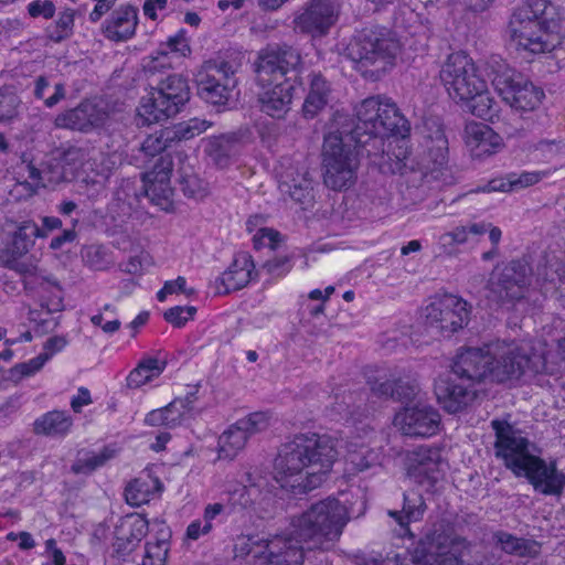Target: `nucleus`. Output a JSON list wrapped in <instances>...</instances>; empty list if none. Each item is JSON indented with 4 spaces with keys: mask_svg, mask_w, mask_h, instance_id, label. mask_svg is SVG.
I'll list each match as a JSON object with an SVG mask.
<instances>
[{
    "mask_svg": "<svg viewBox=\"0 0 565 565\" xmlns=\"http://www.w3.org/2000/svg\"><path fill=\"white\" fill-rule=\"evenodd\" d=\"M532 268L522 259H513L494 269L487 284V298L497 305L514 303L525 296Z\"/></svg>",
    "mask_w": 565,
    "mask_h": 565,
    "instance_id": "nucleus-13",
    "label": "nucleus"
},
{
    "mask_svg": "<svg viewBox=\"0 0 565 565\" xmlns=\"http://www.w3.org/2000/svg\"><path fill=\"white\" fill-rule=\"evenodd\" d=\"M247 255L241 254L236 257L231 267L223 273L221 277V287H217L218 292L230 294L239 290L247 286Z\"/></svg>",
    "mask_w": 565,
    "mask_h": 565,
    "instance_id": "nucleus-40",
    "label": "nucleus"
},
{
    "mask_svg": "<svg viewBox=\"0 0 565 565\" xmlns=\"http://www.w3.org/2000/svg\"><path fill=\"white\" fill-rule=\"evenodd\" d=\"M179 162L182 166L178 170L179 186L183 194L190 199L200 200L207 194V190L203 181L194 173L190 164L184 166V158L181 153L178 154Z\"/></svg>",
    "mask_w": 565,
    "mask_h": 565,
    "instance_id": "nucleus-41",
    "label": "nucleus"
},
{
    "mask_svg": "<svg viewBox=\"0 0 565 565\" xmlns=\"http://www.w3.org/2000/svg\"><path fill=\"white\" fill-rule=\"evenodd\" d=\"M280 190L288 193L289 196L299 203L303 210L313 205L315 202V188L313 180L309 171L303 170L292 177L290 180H285L280 183Z\"/></svg>",
    "mask_w": 565,
    "mask_h": 565,
    "instance_id": "nucleus-36",
    "label": "nucleus"
},
{
    "mask_svg": "<svg viewBox=\"0 0 565 565\" xmlns=\"http://www.w3.org/2000/svg\"><path fill=\"white\" fill-rule=\"evenodd\" d=\"M85 262L96 270H103L110 264L107 250L100 245H90L83 250Z\"/></svg>",
    "mask_w": 565,
    "mask_h": 565,
    "instance_id": "nucleus-55",
    "label": "nucleus"
},
{
    "mask_svg": "<svg viewBox=\"0 0 565 565\" xmlns=\"http://www.w3.org/2000/svg\"><path fill=\"white\" fill-rule=\"evenodd\" d=\"M398 42L382 31L363 29L347 47L348 56L363 76L377 78L393 65Z\"/></svg>",
    "mask_w": 565,
    "mask_h": 565,
    "instance_id": "nucleus-5",
    "label": "nucleus"
},
{
    "mask_svg": "<svg viewBox=\"0 0 565 565\" xmlns=\"http://www.w3.org/2000/svg\"><path fill=\"white\" fill-rule=\"evenodd\" d=\"M492 85L504 103L521 113L536 109L545 96L542 88L505 65L494 73Z\"/></svg>",
    "mask_w": 565,
    "mask_h": 565,
    "instance_id": "nucleus-14",
    "label": "nucleus"
},
{
    "mask_svg": "<svg viewBox=\"0 0 565 565\" xmlns=\"http://www.w3.org/2000/svg\"><path fill=\"white\" fill-rule=\"evenodd\" d=\"M546 9L545 0H527L513 11L509 22V33L519 49L533 54L553 50L554 44L550 41L551 34L547 32L544 17Z\"/></svg>",
    "mask_w": 565,
    "mask_h": 565,
    "instance_id": "nucleus-7",
    "label": "nucleus"
},
{
    "mask_svg": "<svg viewBox=\"0 0 565 565\" xmlns=\"http://www.w3.org/2000/svg\"><path fill=\"white\" fill-rule=\"evenodd\" d=\"M365 376L371 391L377 396L392 397L397 401H409L416 395L417 387L415 385L396 379L387 369H367Z\"/></svg>",
    "mask_w": 565,
    "mask_h": 565,
    "instance_id": "nucleus-25",
    "label": "nucleus"
},
{
    "mask_svg": "<svg viewBox=\"0 0 565 565\" xmlns=\"http://www.w3.org/2000/svg\"><path fill=\"white\" fill-rule=\"evenodd\" d=\"M425 150L416 162V171L420 174V181L429 182L438 178L439 171L448 162V139L441 129H437L434 136L425 140Z\"/></svg>",
    "mask_w": 565,
    "mask_h": 565,
    "instance_id": "nucleus-24",
    "label": "nucleus"
},
{
    "mask_svg": "<svg viewBox=\"0 0 565 565\" xmlns=\"http://www.w3.org/2000/svg\"><path fill=\"white\" fill-rule=\"evenodd\" d=\"M73 28L74 11L72 9H66L60 13L55 24L50 25L46 29V34L51 41L60 43L73 34Z\"/></svg>",
    "mask_w": 565,
    "mask_h": 565,
    "instance_id": "nucleus-48",
    "label": "nucleus"
},
{
    "mask_svg": "<svg viewBox=\"0 0 565 565\" xmlns=\"http://www.w3.org/2000/svg\"><path fill=\"white\" fill-rule=\"evenodd\" d=\"M469 313L466 300L455 295H444L425 308L426 326L449 337L468 323Z\"/></svg>",
    "mask_w": 565,
    "mask_h": 565,
    "instance_id": "nucleus-18",
    "label": "nucleus"
},
{
    "mask_svg": "<svg viewBox=\"0 0 565 565\" xmlns=\"http://www.w3.org/2000/svg\"><path fill=\"white\" fill-rule=\"evenodd\" d=\"M189 99L190 87L186 78L180 74H170L141 99L136 125L148 126L175 116Z\"/></svg>",
    "mask_w": 565,
    "mask_h": 565,
    "instance_id": "nucleus-6",
    "label": "nucleus"
},
{
    "mask_svg": "<svg viewBox=\"0 0 565 565\" xmlns=\"http://www.w3.org/2000/svg\"><path fill=\"white\" fill-rule=\"evenodd\" d=\"M148 531V520L142 515L135 513L121 518L115 529V552L119 556L129 555L137 548Z\"/></svg>",
    "mask_w": 565,
    "mask_h": 565,
    "instance_id": "nucleus-27",
    "label": "nucleus"
},
{
    "mask_svg": "<svg viewBox=\"0 0 565 565\" xmlns=\"http://www.w3.org/2000/svg\"><path fill=\"white\" fill-rule=\"evenodd\" d=\"M171 531L162 526L156 535V542L146 543V554L142 565H166L170 550Z\"/></svg>",
    "mask_w": 565,
    "mask_h": 565,
    "instance_id": "nucleus-42",
    "label": "nucleus"
},
{
    "mask_svg": "<svg viewBox=\"0 0 565 565\" xmlns=\"http://www.w3.org/2000/svg\"><path fill=\"white\" fill-rule=\"evenodd\" d=\"M211 126V121L194 117L171 127V129L175 134V141L178 142L181 140L192 139L204 132Z\"/></svg>",
    "mask_w": 565,
    "mask_h": 565,
    "instance_id": "nucleus-49",
    "label": "nucleus"
},
{
    "mask_svg": "<svg viewBox=\"0 0 565 565\" xmlns=\"http://www.w3.org/2000/svg\"><path fill=\"white\" fill-rule=\"evenodd\" d=\"M255 252H266L267 256H271L285 243V236L277 230L271 227H260L252 237Z\"/></svg>",
    "mask_w": 565,
    "mask_h": 565,
    "instance_id": "nucleus-43",
    "label": "nucleus"
},
{
    "mask_svg": "<svg viewBox=\"0 0 565 565\" xmlns=\"http://www.w3.org/2000/svg\"><path fill=\"white\" fill-rule=\"evenodd\" d=\"M355 122L348 137L383 173L405 174L407 170L417 173L416 166L409 160L404 146H397V152L385 151V138L388 136H408V120L399 113L394 103L380 97H369L355 107Z\"/></svg>",
    "mask_w": 565,
    "mask_h": 565,
    "instance_id": "nucleus-1",
    "label": "nucleus"
},
{
    "mask_svg": "<svg viewBox=\"0 0 565 565\" xmlns=\"http://www.w3.org/2000/svg\"><path fill=\"white\" fill-rule=\"evenodd\" d=\"M490 426L495 437L493 444L495 457L502 459L504 466L513 473H518L527 457L533 455L532 444L523 435V431L508 419H492Z\"/></svg>",
    "mask_w": 565,
    "mask_h": 565,
    "instance_id": "nucleus-16",
    "label": "nucleus"
},
{
    "mask_svg": "<svg viewBox=\"0 0 565 565\" xmlns=\"http://www.w3.org/2000/svg\"><path fill=\"white\" fill-rule=\"evenodd\" d=\"M273 87L258 95L259 108L273 118H284L290 110L292 99L303 87L292 83L278 81L271 84Z\"/></svg>",
    "mask_w": 565,
    "mask_h": 565,
    "instance_id": "nucleus-26",
    "label": "nucleus"
},
{
    "mask_svg": "<svg viewBox=\"0 0 565 565\" xmlns=\"http://www.w3.org/2000/svg\"><path fill=\"white\" fill-rule=\"evenodd\" d=\"M394 425L411 437H430L440 427V415L429 405L405 407L395 415Z\"/></svg>",
    "mask_w": 565,
    "mask_h": 565,
    "instance_id": "nucleus-23",
    "label": "nucleus"
},
{
    "mask_svg": "<svg viewBox=\"0 0 565 565\" xmlns=\"http://www.w3.org/2000/svg\"><path fill=\"white\" fill-rule=\"evenodd\" d=\"M493 350V342L482 348L462 349L457 353L451 365L454 374L472 385L487 380L494 382L495 355Z\"/></svg>",
    "mask_w": 565,
    "mask_h": 565,
    "instance_id": "nucleus-20",
    "label": "nucleus"
},
{
    "mask_svg": "<svg viewBox=\"0 0 565 565\" xmlns=\"http://www.w3.org/2000/svg\"><path fill=\"white\" fill-rule=\"evenodd\" d=\"M247 443V422L238 420L225 430L217 440V458L233 460Z\"/></svg>",
    "mask_w": 565,
    "mask_h": 565,
    "instance_id": "nucleus-34",
    "label": "nucleus"
},
{
    "mask_svg": "<svg viewBox=\"0 0 565 565\" xmlns=\"http://www.w3.org/2000/svg\"><path fill=\"white\" fill-rule=\"evenodd\" d=\"M543 175H544V173L537 172V171L522 172L519 175L515 173H511L510 180L512 183V189L515 190V189H521V188H526V186L533 185V184L537 183L542 179Z\"/></svg>",
    "mask_w": 565,
    "mask_h": 565,
    "instance_id": "nucleus-61",
    "label": "nucleus"
},
{
    "mask_svg": "<svg viewBox=\"0 0 565 565\" xmlns=\"http://www.w3.org/2000/svg\"><path fill=\"white\" fill-rule=\"evenodd\" d=\"M42 235L35 222L26 220L17 224L11 235V241L6 246V255L12 258H21L34 246V237Z\"/></svg>",
    "mask_w": 565,
    "mask_h": 565,
    "instance_id": "nucleus-35",
    "label": "nucleus"
},
{
    "mask_svg": "<svg viewBox=\"0 0 565 565\" xmlns=\"http://www.w3.org/2000/svg\"><path fill=\"white\" fill-rule=\"evenodd\" d=\"M67 344V340L63 335H54L49 338L43 345V352L40 354H46L47 361L57 352H61Z\"/></svg>",
    "mask_w": 565,
    "mask_h": 565,
    "instance_id": "nucleus-64",
    "label": "nucleus"
},
{
    "mask_svg": "<svg viewBox=\"0 0 565 565\" xmlns=\"http://www.w3.org/2000/svg\"><path fill=\"white\" fill-rule=\"evenodd\" d=\"M47 362L46 354H39L38 356L24 363H19L10 370V379L20 381L24 376H30L40 371Z\"/></svg>",
    "mask_w": 565,
    "mask_h": 565,
    "instance_id": "nucleus-53",
    "label": "nucleus"
},
{
    "mask_svg": "<svg viewBox=\"0 0 565 565\" xmlns=\"http://www.w3.org/2000/svg\"><path fill=\"white\" fill-rule=\"evenodd\" d=\"M270 416L266 412L249 414V435L260 433L269 426Z\"/></svg>",
    "mask_w": 565,
    "mask_h": 565,
    "instance_id": "nucleus-63",
    "label": "nucleus"
},
{
    "mask_svg": "<svg viewBox=\"0 0 565 565\" xmlns=\"http://www.w3.org/2000/svg\"><path fill=\"white\" fill-rule=\"evenodd\" d=\"M179 402H171L167 406L153 409L146 415L145 423L149 426H167V427H175L178 426L179 415L170 416L169 412L171 408L175 407Z\"/></svg>",
    "mask_w": 565,
    "mask_h": 565,
    "instance_id": "nucleus-52",
    "label": "nucleus"
},
{
    "mask_svg": "<svg viewBox=\"0 0 565 565\" xmlns=\"http://www.w3.org/2000/svg\"><path fill=\"white\" fill-rule=\"evenodd\" d=\"M303 61L299 50L284 44L264 50L255 62L256 83L271 86L282 81L302 87Z\"/></svg>",
    "mask_w": 565,
    "mask_h": 565,
    "instance_id": "nucleus-10",
    "label": "nucleus"
},
{
    "mask_svg": "<svg viewBox=\"0 0 565 565\" xmlns=\"http://www.w3.org/2000/svg\"><path fill=\"white\" fill-rule=\"evenodd\" d=\"M161 490L162 483L159 479L136 478L125 488V498L128 504L140 507L150 501L154 491Z\"/></svg>",
    "mask_w": 565,
    "mask_h": 565,
    "instance_id": "nucleus-39",
    "label": "nucleus"
},
{
    "mask_svg": "<svg viewBox=\"0 0 565 565\" xmlns=\"http://www.w3.org/2000/svg\"><path fill=\"white\" fill-rule=\"evenodd\" d=\"M348 462L354 471L363 472L379 466V456L374 450L361 447L359 450L349 454Z\"/></svg>",
    "mask_w": 565,
    "mask_h": 565,
    "instance_id": "nucleus-50",
    "label": "nucleus"
},
{
    "mask_svg": "<svg viewBox=\"0 0 565 565\" xmlns=\"http://www.w3.org/2000/svg\"><path fill=\"white\" fill-rule=\"evenodd\" d=\"M175 141V134L171 127H167L149 135L141 143L140 151L146 156L154 157L172 147Z\"/></svg>",
    "mask_w": 565,
    "mask_h": 565,
    "instance_id": "nucleus-44",
    "label": "nucleus"
},
{
    "mask_svg": "<svg viewBox=\"0 0 565 565\" xmlns=\"http://www.w3.org/2000/svg\"><path fill=\"white\" fill-rule=\"evenodd\" d=\"M337 455L327 436L298 435L279 448L274 463L276 480L295 494L306 493L322 483Z\"/></svg>",
    "mask_w": 565,
    "mask_h": 565,
    "instance_id": "nucleus-2",
    "label": "nucleus"
},
{
    "mask_svg": "<svg viewBox=\"0 0 565 565\" xmlns=\"http://www.w3.org/2000/svg\"><path fill=\"white\" fill-rule=\"evenodd\" d=\"M447 467L444 448L439 446L422 445L406 454L407 475L430 492L444 479Z\"/></svg>",
    "mask_w": 565,
    "mask_h": 565,
    "instance_id": "nucleus-17",
    "label": "nucleus"
},
{
    "mask_svg": "<svg viewBox=\"0 0 565 565\" xmlns=\"http://www.w3.org/2000/svg\"><path fill=\"white\" fill-rule=\"evenodd\" d=\"M73 425V419L66 412L52 411L36 418L33 430L36 435L51 437L65 436Z\"/></svg>",
    "mask_w": 565,
    "mask_h": 565,
    "instance_id": "nucleus-37",
    "label": "nucleus"
},
{
    "mask_svg": "<svg viewBox=\"0 0 565 565\" xmlns=\"http://www.w3.org/2000/svg\"><path fill=\"white\" fill-rule=\"evenodd\" d=\"M113 456L114 451L107 448L97 454H87L85 457L78 458L72 465L71 470L75 475H89L103 467Z\"/></svg>",
    "mask_w": 565,
    "mask_h": 565,
    "instance_id": "nucleus-46",
    "label": "nucleus"
},
{
    "mask_svg": "<svg viewBox=\"0 0 565 565\" xmlns=\"http://www.w3.org/2000/svg\"><path fill=\"white\" fill-rule=\"evenodd\" d=\"M493 536L501 548L508 554L521 557H535L540 554L541 545L534 540L516 537L504 531H498Z\"/></svg>",
    "mask_w": 565,
    "mask_h": 565,
    "instance_id": "nucleus-38",
    "label": "nucleus"
},
{
    "mask_svg": "<svg viewBox=\"0 0 565 565\" xmlns=\"http://www.w3.org/2000/svg\"><path fill=\"white\" fill-rule=\"evenodd\" d=\"M20 99L14 93H0V124L18 116Z\"/></svg>",
    "mask_w": 565,
    "mask_h": 565,
    "instance_id": "nucleus-56",
    "label": "nucleus"
},
{
    "mask_svg": "<svg viewBox=\"0 0 565 565\" xmlns=\"http://www.w3.org/2000/svg\"><path fill=\"white\" fill-rule=\"evenodd\" d=\"M305 541L294 532L292 522L288 532L271 540L253 541L249 535V556L253 565H301L305 557Z\"/></svg>",
    "mask_w": 565,
    "mask_h": 565,
    "instance_id": "nucleus-12",
    "label": "nucleus"
},
{
    "mask_svg": "<svg viewBox=\"0 0 565 565\" xmlns=\"http://www.w3.org/2000/svg\"><path fill=\"white\" fill-rule=\"evenodd\" d=\"M465 139L471 157L476 159L488 158L502 148V138L489 126L481 122L467 125Z\"/></svg>",
    "mask_w": 565,
    "mask_h": 565,
    "instance_id": "nucleus-28",
    "label": "nucleus"
},
{
    "mask_svg": "<svg viewBox=\"0 0 565 565\" xmlns=\"http://www.w3.org/2000/svg\"><path fill=\"white\" fill-rule=\"evenodd\" d=\"M349 129L330 132L322 150L323 182L333 191L351 188L356 181L361 149L347 136Z\"/></svg>",
    "mask_w": 565,
    "mask_h": 565,
    "instance_id": "nucleus-4",
    "label": "nucleus"
},
{
    "mask_svg": "<svg viewBox=\"0 0 565 565\" xmlns=\"http://www.w3.org/2000/svg\"><path fill=\"white\" fill-rule=\"evenodd\" d=\"M472 115L482 119H490L495 114V102L487 87L469 99H463Z\"/></svg>",
    "mask_w": 565,
    "mask_h": 565,
    "instance_id": "nucleus-47",
    "label": "nucleus"
},
{
    "mask_svg": "<svg viewBox=\"0 0 565 565\" xmlns=\"http://www.w3.org/2000/svg\"><path fill=\"white\" fill-rule=\"evenodd\" d=\"M469 542L444 525L434 526L412 553L414 565H461Z\"/></svg>",
    "mask_w": 565,
    "mask_h": 565,
    "instance_id": "nucleus-9",
    "label": "nucleus"
},
{
    "mask_svg": "<svg viewBox=\"0 0 565 565\" xmlns=\"http://www.w3.org/2000/svg\"><path fill=\"white\" fill-rule=\"evenodd\" d=\"M239 62L222 57L203 62L195 75L196 93L200 99L213 106H224L236 86L235 74Z\"/></svg>",
    "mask_w": 565,
    "mask_h": 565,
    "instance_id": "nucleus-11",
    "label": "nucleus"
},
{
    "mask_svg": "<svg viewBox=\"0 0 565 565\" xmlns=\"http://www.w3.org/2000/svg\"><path fill=\"white\" fill-rule=\"evenodd\" d=\"M245 148L244 140L236 134L213 136L205 140L204 152L217 166L224 168Z\"/></svg>",
    "mask_w": 565,
    "mask_h": 565,
    "instance_id": "nucleus-31",
    "label": "nucleus"
},
{
    "mask_svg": "<svg viewBox=\"0 0 565 565\" xmlns=\"http://www.w3.org/2000/svg\"><path fill=\"white\" fill-rule=\"evenodd\" d=\"M514 475L525 477L534 490L544 495L559 497L565 489V473L557 469L556 461L546 462L535 455L527 457Z\"/></svg>",
    "mask_w": 565,
    "mask_h": 565,
    "instance_id": "nucleus-21",
    "label": "nucleus"
},
{
    "mask_svg": "<svg viewBox=\"0 0 565 565\" xmlns=\"http://www.w3.org/2000/svg\"><path fill=\"white\" fill-rule=\"evenodd\" d=\"M427 510V504L422 493L416 490H408L403 493V508L402 511H388L401 527L399 536L413 537L409 530L411 522H418L424 518Z\"/></svg>",
    "mask_w": 565,
    "mask_h": 565,
    "instance_id": "nucleus-32",
    "label": "nucleus"
},
{
    "mask_svg": "<svg viewBox=\"0 0 565 565\" xmlns=\"http://www.w3.org/2000/svg\"><path fill=\"white\" fill-rule=\"evenodd\" d=\"M349 520L347 507L338 499L329 497L312 503L303 513L292 519V526L308 550H329L340 539Z\"/></svg>",
    "mask_w": 565,
    "mask_h": 565,
    "instance_id": "nucleus-3",
    "label": "nucleus"
},
{
    "mask_svg": "<svg viewBox=\"0 0 565 565\" xmlns=\"http://www.w3.org/2000/svg\"><path fill=\"white\" fill-rule=\"evenodd\" d=\"M331 93L330 82L320 72H312L309 75V89L302 105L303 116L315 118L329 104Z\"/></svg>",
    "mask_w": 565,
    "mask_h": 565,
    "instance_id": "nucleus-33",
    "label": "nucleus"
},
{
    "mask_svg": "<svg viewBox=\"0 0 565 565\" xmlns=\"http://www.w3.org/2000/svg\"><path fill=\"white\" fill-rule=\"evenodd\" d=\"M195 313L196 308L193 306H175L164 311L163 318L173 327L181 328L192 320Z\"/></svg>",
    "mask_w": 565,
    "mask_h": 565,
    "instance_id": "nucleus-54",
    "label": "nucleus"
},
{
    "mask_svg": "<svg viewBox=\"0 0 565 565\" xmlns=\"http://www.w3.org/2000/svg\"><path fill=\"white\" fill-rule=\"evenodd\" d=\"M167 46L171 52L179 53L182 56H185L191 52L184 30H180L175 35L169 38Z\"/></svg>",
    "mask_w": 565,
    "mask_h": 565,
    "instance_id": "nucleus-62",
    "label": "nucleus"
},
{
    "mask_svg": "<svg viewBox=\"0 0 565 565\" xmlns=\"http://www.w3.org/2000/svg\"><path fill=\"white\" fill-rule=\"evenodd\" d=\"M26 9L31 18L44 19H52L56 10L52 0H34L28 4Z\"/></svg>",
    "mask_w": 565,
    "mask_h": 565,
    "instance_id": "nucleus-59",
    "label": "nucleus"
},
{
    "mask_svg": "<svg viewBox=\"0 0 565 565\" xmlns=\"http://www.w3.org/2000/svg\"><path fill=\"white\" fill-rule=\"evenodd\" d=\"M143 189L146 195L156 204L161 206V209L167 210V207L171 204V198L173 194V190L170 186V180H148L147 177L142 178Z\"/></svg>",
    "mask_w": 565,
    "mask_h": 565,
    "instance_id": "nucleus-45",
    "label": "nucleus"
},
{
    "mask_svg": "<svg viewBox=\"0 0 565 565\" xmlns=\"http://www.w3.org/2000/svg\"><path fill=\"white\" fill-rule=\"evenodd\" d=\"M49 85H50V83L46 77H44V76L38 77L35 81L34 96L38 99H43L44 105L49 108H52L65 98L66 92H65V86L63 83H56L54 85L53 95L47 98H44L45 89L49 87Z\"/></svg>",
    "mask_w": 565,
    "mask_h": 565,
    "instance_id": "nucleus-51",
    "label": "nucleus"
},
{
    "mask_svg": "<svg viewBox=\"0 0 565 565\" xmlns=\"http://www.w3.org/2000/svg\"><path fill=\"white\" fill-rule=\"evenodd\" d=\"M493 349L495 383L532 379L545 370L543 354L537 352L529 340L495 341Z\"/></svg>",
    "mask_w": 565,
    "mask_h": 565,
    "instance_id": "nucleus-8",
    "label": "nucleus"
},
{
    "mask_svg": "<svg viewBox=\"0 0 565 565\" xmlns=\"http://www.w3.org/2000/svg\"><path fill=\"white\" fill-rule=\"evenodd\" d=\"M173 169V160L169 153L161 154L151 171L143 174L148 180H170Z\"/></svg>",
    "mask_w": 565,
    "mask_h": 565,
    "instance_id": "nucleus-58",
    "label": "nucleus"
},
{
    "mask_svg": "<svg viewBox=\"0 0 565 565\" xmlns=\"http://www.w3.org/2000/svg\"><path fill=\"white\" fill-rule=\"evenodd\" d=\"M138 24V9L132 6H120L104 22V34L107 39L121 42L135 35Z\"/></svg>",
    "mask_w": 565,
    "mask_h": 565,
    "instance_id": "nucleus-30",
    "label": "nucleus"
},
{
    "mask_svg": "<svg viewBox=\"0 0 565 565\" xmlns=\"http://www.w3.org/2000/svg\"><path fill=\"white\" fill-rule=\"evenodd\" d=\"M44 182L58 184L66 179L65 167L58 158H51L43 164Z\"/></svg>",
    "mask_w": 565,
    "mask_h": 565,
    "instance_id": "nucleus-57",
    "label": "nucleus"
},
{
    "mask_svg": "<svg viewBox=\"0 0 565 565\" xmlns=\"http://www.w3.org/2000/svg\"><path fill=\"white\" fill-rule=\"evenodd\" d=\"M263 267L267 269L268 274L281 276L290 271L291 264L289 256L268 258L263 264Z\"/></svg>",
    "mask_w": 565,
    "mask_h": 565,
    "instance_id": "nucleus-60",
    "label": "nucleus"
},
{
    "mask_svg": "<svg viewBox=\"0 0 565 565\" xmlns=\"http://www.w3.org/2000/svg\"><path fill=\"white\" fill-rule=\"evenodd\" d=\"M109 114L107 109L94 100H83L76 107L65 109L56 115L54 126L84 134L105 126Z\"/></svg>",
    "mask_w": 565,
    "mask_h": 565,
    "instance_id": "nucleus-22",
    "label": "nucleus"
},
{
    "mask_svg": "<svg viewBox=\"0 0 565 565\" xmlns=\"http://www.w3.org/2000/svg\"><path fill=\"white\" fill-rule=\"evenodd\" d=\"M440 79L449 96L462 102L486 88L473 61L462 52L452 53L440 70Z\"/></svg>",
    "mask_w": 565,
    "mask_h": 565,
    "instance_id": "nucleus-15",
    "label": "nucleus"
},
{
    "mask_svg": "<svg viewBox=\"0 0 565 565\" xmlns=\"http://www.w3.org/2000/svg\"><path fill=\"white\" fill-rule=\"evenodd\" d=\"M435 393L438 402L450 414L461 412L476 398V391L472 388V384L463 385L450 379L437 381Z\"/></svg>",
    "mask_w": 565,
    "mask_h": 565,
    "instance_id": "nucleus-29",
    "label": "nucleus"
},
{
    "mask_svg": "<svg viewBox=\"0 0 565 565\" xmlns=\"http://www.w3.org/2000/svg\"><path fill=\"white\" fill-rule=\"evenodd\" d=\"M339 17L335 0H309L294 14V30L311 38L329 33Z\"/></svg>",
    "mask_w": 565,
    "mask_h": 565,
    "instance_id": "nucleus-19",
    "label": "nucleus"
}]
</instances>
